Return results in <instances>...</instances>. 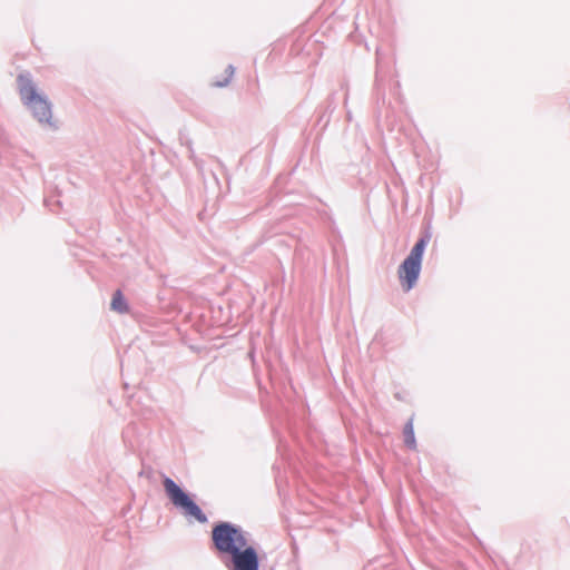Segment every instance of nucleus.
<instances>
[{"label": "nucleus", "mask_w": 570, "mask_h": 570, "mask_svg": "<svg viewBox=\"0 0 570 570\" xmlns=\"http://www.w3.org/2000/svg\"><path fill=\"white\" fill-rule=\"evenodd\" d=\"M403 435H404L405 446L410 450H415L416 449V440H415V435H414V428H413L412 419L405 423L404 429H403Z\"/></svg>", "instance_id": "nucleus-8"}, {"label": "nucleus", "mask_w": 570, "mask_h": 570, "mask_svg": "<svg viewBox=\"0 0 570 570\" xmlns=\"http://www.w3.org/2000/svg\"><path fill=\"white\" fill-rule=\"evenodd\" d=\"M234 72H235L234 66L228 65L227 68L225 69L226 76L223 79L214 81L213 86H215L217 88H224V87L228 86L232 77L234 76Z\"/></svg>", "instance_id": "nucleus-9"}, {"label": "nucleus", "mask_w": 570, "mask_h": 570, "mask_svg": "<svg viewBox=\"0 0 570 570\" xmlns=\"http://www.w3.org/2000/svg\"><path fill=\"white\" fill-rule=\"evenodd\" d=\"M335 94H331L328 98L326 99V106L321 107L318 110V118H317V125L324 122L323 128H325L330 122V115L335 110L336 102H335Z\"/></svg>", "instance_id": "nucleus-6"}, {"label": "nucleus", "mask_w": 570, "mask_h": 570, "mask_svg": "<svg viewBox=\"0 0 570 570\" xmlns=\"http://www.w3.org/2000/svg\"><path fill=\"white\" fill-rule=\"evenodd\" d=\"M422 269V262L406 256L400 264L397 274L403 291H411L417 283Z\"/></svg>", "instance_id": "nucleus-4"}, {"label": "nucleus", "mask_w": 570, "mask_h": 570, "mask_svg": "<svg viewBox=\"0 0 570 570\" xmlns=\"http://www.w3.org/2000/svg\"><path fill=\"white\" fill-rule=\"evenodd\" d=\"M210 550L227 570H261L258 546L239 524L217 521L210 531Z\"/></svg>", "instance_id": "nucleus-1"}, {"label": "nucleus", "mask_w": 570, "mask_h": 570, "mask_svg": "<svg viewBox=\"0 0 570 570\" xmlns=\"http://www.w3.org/2000/svg\"><path fill=\"white\" fill-rule=\"evenodd\" d=\"M179 141L183 146H186L187 154L190 159L195 158V151L193 148V141L187 137V135L183 131H179Z\"/></svg>", "instance_id": "nucleus-10"}, {"label": "nucleus", "mask_w": 570, "mask_h": 570, "mask_svg": "<svg viewBox=\"0 0 570 570\" xmlns=\"http://www.w3.org/2000/svg\"><path fill=\"white\" fill-rule=\"evenodd\" d=\"M17 85L21 101L31 111L32 116L41 125L53 126L52 104L48 97L38 91L30 72H20L17 76Z\"/></svg>", "instance_id": "nucleus-2"}, {"label": "nucleus", "mask_w": 570, "mask_h": 570, "mask_svg": "<svg viewBox=\"0 0 570 570\" xmlns=\"http://www.w3.org/2000/svg\"><path fill=\"white\" fill-rule=\"evenodd\" d=\"M110 309L119 314L129 312V304L120 289L114 292L110 302Z\"/></svg>", "instance_id": "nucleus-7"}, {"label": "nucleus", "mask_w": 570, "mask_h": 570, "mask_svg": "<svg viewBox=\"0 0 570 570\" xmlns=\"http://www.w3.org/2000/svg\"><path fill=\"white\" fill-rule=\"evenodd\" d=\"M432 237V227L431 224L428 223L422 226L420 230V235L413 247L411 248L409 256L414 257L419 261H423L424 252L426 249L428 244L430 243Z\"/></svg>", "instance_id": "nucleus-5"}, {"label": "nucleus", "mask_w": 570, "mask_h": 570, "mask_svg": "<svg viewBox=\"0 0 570 570\" xmlns=\"http://www.w3.org/2000/svg\"><path fill=\"white\" fill-rule=\"evenodd\" d=\"M163 487L171 504L178 509L188 521H197L200 524L208 522L206 513L197 504L193 493L183 489L171 478L165 474L163 475Z\"/></svg>", "instance_id": "nucleus-3"}, {"label": "nucleus", "mask_w": 570, "mask_h": 570, "mask_svg": "<svg viewBox=\"0 0 570 570\" xmlns=\"http://www.w3.org/2000/svg\"><path fill=\"white\" fill-rule=\"evenodd\" d=\"M45 205H46L47 207H49V209H50L51 212L56 213V212H57V209H56V208H53V207H52V205H55L57 208H59V207L61 206V202H60V200H55V203H51V200H50L49 198H46V199H45Z\"/></svg>", "instance_id": "nucleus-11"}]
</instances>
